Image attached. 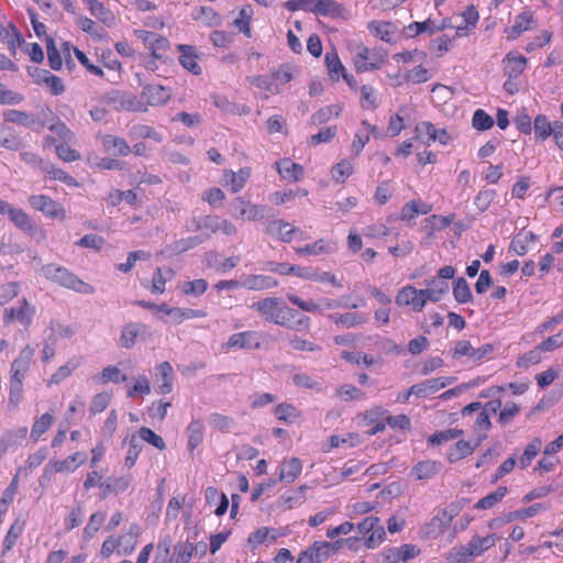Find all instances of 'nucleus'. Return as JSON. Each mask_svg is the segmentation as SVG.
Wrapping results in <instances>:
<instances>
[{
  "mask_svg": "<svg viewBox=\"0 0 563 563\" xmlns=\"http://www.w3.org/2000/svg\"><path fill=\"white\" fill-rule=\"evenodd\" d=\"M41 274L46 279L79 294L91 295L95 292V288L91 285L82 282L78 276L64 266L54 263L46 264L42 266Z\"/></svg>",
  "mask_w": 563,
  "mask_h": 563,
  "instance_id": "1",
  "label": "nucleus"
},
{
  "mask_svg": "<svg viewBox=\"0 0 563 563\" xmlns=\"http://www.w3.org/2000/svg\"><path fill=\"white\" fill-rule=\"evenodd\" d=\"M279 298L267 297L253 302L251 308L260 312L266 321L277 325H284L287 324L285 316H297L298 311L288 307H279Z\"/></svg>",
  "mask_w": 563,
  "mask_h": 563,
  "instance_id": "2",
  "label": "nucleus"
},
{
  "mask_svg": "<svg viewBox=\"0 0 563 563\" xmlns=\"http://www.w3.org/2000/svg\"><path fill=\"white\" fill-rule=\"evenodd\" d=\"M35 314V307L32 306L26 298L18 301L14 307L3 310V324L9 325L14 321L20 322L24 328H29Z\"/></svg>",
  "mask_w": 563,
  "mask_h": 563,
  "instance_id": "3",
  "label": "nucleus"
},
{
  "mask_svg": "<svg viewBox=\"0 0 563 563\" xmlns=\"http://www.w3.org/2000/svg\"><path fill=\"white\" fill-rule=\"evenodd\" d=\"M29 202L33 209L43 212L48 218L59 220L66 219L65 208L48 196L32 195L29 198Z\"/></svg>",
  "mask_w": 563,
  "mask_h": 563,
  "instance_id": "4",
  "label": "nucleus"
},
{
  "mask_svg": "<svg viewBox=\"0 0 563 563\" xmlns=\"http://www.w3.org/2000/svg\"><path fill=\"white\" fill-rule=\"evenodd\" d=\"M150 334V327L141 322H129L122 327L120 345L124 349H132L137 338Z\"/></svg>",
  "mask_w": 563,
  "mask_h": 563,
  "instance_id": "5",
  "label": "nucleus"
},
{
  "mask_svg": "<svg viewBox=\"0 0 563 563\" xmlns=\"http://www.w3.org/2000/svg\"><path fill=\"white\" fill-rule=\"evenodd\" d=\"M233 214L247 221H255L264 218V206L253 205L239 197L232 203Z\"/></svg>",
  "mask_w": 563,
  "mask_h": 563,
  "instance_id": "6",
  "label": "nucleus"
},
{
  "mask_svg": "<svg viewBox=\"0 0 563 563\" xmlns=\"http://www.w3.org/2000/svg\"><path fill=\"white\" fill-rule=\"evenodd\" d=\"M139 37H141L154 58L161 59L163 58V53H165L169 48V41L155 33L148 31H139Z\"/></svg>",
  "mask_w": 563,
  "mask_h": 563,
  "instance_id": "7",
  "label": "nucleus"
},
{
  "mask_svg": "<svg viewBox=\"0 0 563 563\" xmlns=\"http://www.w3.org/2000/svg\"><path fill=\"white\" fill-rule=\"evenodd\" d=\"M170 89L162 85H145L141 97L146 100L151 107L165 104L170 99Z\"/></svg>",
  "mask_w": 563,
  "mask_h": 563,
  "instance_id": "8",
  "label": "nucleus"
},
{
  "mask_svg": "<svg viewBox=\"0 0 563 563\" xmlns=\"http://www.w3.org/2000/svg\"><path fill=\"white\" fill-rule=\"evenodd\" d=\"M266 269L272 273H277L280 275L292 274L303 279L317 277V272L309 267H301L298 265H290L287 263L268 262Z\"/></svg>",
  "mask_w": 563,
  "mask_h": 563,
  "instance_id": "9",
  "label": "nucleus"
},
{
  "mask_svg": "<svg viewBox=\"0 0 563 563\" xmlns=\"http://www.w3.org/2000/svg\"><path fill=\"white\" fill-rule=\"evenodd\" d=\"M261 346L258 333L255 331H244L232 334L225 343L227 349H247L255 350Z\"/></svg>",
  "mask_w": 563,
  "mask_h": 563,
  "instance_id": "10",
  "label": "nucleus"
},
{
  "mask_svg": "<svg viewBox=\"0 0 563 563\" xmlns=\"http://www.w3.org/2000/svg\"><path fill=\"white\" fill-rule=\"evenodd\" d=\"M443 465L439 461L424 460L419 461L410 471V475L416 481H427L441 473Z\"/></svg>",
  "mask_w": 563,
  "mask_h": 563,
  "instance_id": "11",
  "label": "nucleus"
},
{
  "mask_svg": "<svg viewBox=\"0 0 563 563\" xmlns=\"http://www.w3.org/2000/svg\"><path fill=\"white\" fill-rule=\"evenodd\" d=\"M450 382H448L446 378L442 377L427 379L422 383L412 385L408 390V395L424 398L444 388Z\"/></svg>",
  "mask_w": 563,
  "mask_h": 563,
  "instance_id": "12",
  "label": "nucleus"
},
{
  "mask_svg": "<svg viewBox=\"0 0 563 563\" xmlns=\"http://www.w3.org/2000/svg\"><path fill=\"white\" fill-rule=\"evenodd\" d=\"M208 239H210L209 233L176 240L173 243L168 244L165 247L164 252L168 255L180 254L183 252L196 247L197 245L201 244L203 241Z\"/></svg>",
  "mask_w": 563,
  "mask_h": 563,
  "instance_id": "13",
  "label": "nucleus"
},
{
  "mask_svg": "<svg viewBox=\"0 0 563 563\" xmlns=\"http://www.w3.org/2000/svg\"><path fill=\"white\" fill-rule=\"evenodd\" d=\"M323 541H316L307 550L300 552L297 563H322L329 559Z\"/></svg>",
  "mask_w": 563,
  "mask_h": 563,
  "instance_id": "14",
  "label": "nucleus"
},
{
  "mask_svg": "<svg viewBox=\"0 0 563 563\" xmlns=\"http://www.w3.org/2000/svg\"><path fill=\"white\" fill-rule=\"evenodd\" d=\"M180 52L179 63L180 65L189 70L194 75L201 74V67L197 63L198 55L196 53V48L192 45L179 44L177 46Z\"/></svg>",
  "mask_w": 563,
  "mask_h": 563,
  "instance_id": "15",
  "label": "nucleus"
},
{
  "mask_svg": "<svg viewBox=\"0 0 563 563\" xmlns=\"http://www.w3.org/2000/svg\"><path fill=\"white\" fill-rule=\"evenodd\" d=\"M266 232L273 236H277L285 243H289L292 240V234L300 231L288 222L283 220H273L267 223Z\"/></svg>",
  "mask_w": 563,
  "mask_h": 563,
  "instance_id": "16",
  "label": "nucleus"
},
{
  "mask_svg": "<svg viewBox=\"0 0 563 563\" xmlns=\"http://www.w3.org/2000/svg\"><path fill=\"white\" fill-rule=\"evenodd\" d=\"M101 143L104 152L111 155L126 156L131 152V147L128 142L120 136L106 134L102 137Z\"/></svg>",
  "mask_w": 563,
  "mask_h": 563,
  "instance_id": "17",
  "label": "nucleus"
},
{
  "mask_svg": "<svg viewBox=\"0 0 563 563\" xmlns=\"http://www.w3.org/2000/svg\"><path fill=\"white\" fill-rule=\"evenodd\" d=\"M543 509H544V507L541 504H533V505L529 506L528 508L510 511L507 515H505L503 518L494 519L489 523V527L495 528L504 522H511V521H514L516 519H520V518H530Z\"/></svg>",
  "mask_w": 563,
  "mask_h": 563,
  "instance_id": "18",
  "label": "nucleus"
},
{
  "mask_svg": "<svg viewBox=\"0 0 563 563\" xmlns=\"http://www.w3.org/2000/svg\"><path fill=\"white\" fill-rule=\"evenodd\" d=\"M275 165L279 175L286 180L298 181L303 175V167L289 158L280 159Z\"/></svg>",
  "mask_w": 563,
  "mask_h": 563,
  "instance_id": "19",
  "label": "nucleus"
},
{
  "mask_svg": "<svg viewBox=\"0 0 563 563\" xmlns=\"http://www.w3.org/2000/svg\"><path fill=\"white\" fill-rule=\"evenodd\" d=\"M110 100L119 103L128 111H146L147 108L134 95L128 92L112 91Z\"/></svg>",
  "mask_w": 563,
  "mask_h": 563,
  "instance_id": "20",
  "label": "nucleus"
},
{
  "mask_svg": "<svg viewBox=\"0 0 563 563\" xmlns=\"http://www.w3.org/2000/svg\"><path fill=\"white\" fill-rule=\"evenodd\" d=\"M3 118L8 122L15 123L25 128H34L36 124L43 126L41 121L34 114L20 110H5L3 112Z\"/></svg>",
  "mask_w": 563,
  "mask_h": 563,
  "instance_id": "21",
  "label": "nucleus"
},
{
  "mask_svg": "<svg viewBox=\"0 0 563 563\" xmlns=\"http://www.w3.org/2000/svg\"><path fill=\"white\" fill-rule=\"evenodd\" d=\"M302 471V463L298 457H291L280 464L279 482L290 484L296 481Z\"/></svg>",
  "mask_w": 563,
  "mask_h": 563,
  "instance_id": "22",
  "label": "nucleus"
},
{
  "mask_svg": "<svg viewBox=\"0 0 563 563\" xmlns=\"http://www.w3.org/2000/svg\"><path fill=\"white\" fill-rule=\"evenodd\" d=\"M453 516L446 511L441 510L426 527L423 528L427 536L435 537L442 533L451 523Z\"/></svg>",
  "mask_w": 563,
  "mask_h": 563,
  "instance_id": "23",
  "label": "nucleus"
},
{
  "mask_svg": "<svg viewBox=\"0 0 563 563\" xmlns=\"http://www.w3.org/2000/svg\"><path fill=\"white\" fill-rule=\"evenodd\" d=\"M526 64V57L509 53L504 59V73L509 79L517 78L525 70Z\"/></svg>",
  "mask_w": 563,
  "mask_h": 563,
  "instance_id": "24",
  "label": "nucleus"
},
{
  "mask_svg": "<svg viewBox=\"0 0 563 563\" xmlns=\"http://www.w3.org/2000/svg\"><path fill=\"white\" fill-rule=\"evenodd\" d=\"M89 9L90 13L100 20L107 26H111L114 23L113 13L104 7V4L98 0H81Z\"/></svg>",
  "mask_w": 563,
  "mask_h": 563,
  "instance_id": "25",
  "label": "nucleus"
},
{
  "mask_svg": "<svg viewBox=\"0 0 563 563\" xmlns=\"http://www.w3.org/2000/svg\"><path fill=\"white\" fill-rule=\"evenodd\" d=\"M343 7L334 0H314L310 12L323 16H338L343 12Z\"/></svg>",
  "mask_w": 563,
  "mask_h": 563,
  "instance_id": "26",
  "label": "nucleus"
},
{
  "mask_svg": "<svg viewBox=\"0 0 563 563\" xmlns=\"http://www.w3.org/2000/svg\"><path fill=\"white\" fill-rule=\"evenodd\" d=\"M278 282L271 277L264 275H249L243 282L242 286L250 290H263L276 287Z\"/></svg>",
  "mask_w": 563,
  "mask_h": 563,
  "instance_id": "27",
  "label": "nucleus"
},
{
  "mask_svg": "<svg viewBox=\"0 0 563 563\" xmlns=\"http://www.w3.org/2000/svg\"><path fill=\"white\" fill-rule=\"evenodd\" d=\"M538 236L531 231H521L518 233L510 243V251H514L517 255L523 256L528 252V244L534 243Z\"/></svg>",
  "mask_w": 563,
  "mask_h": 563,
  "instance_id": "28",
  "label": "nucleus"
},
{
  "mask_svg": "<svg viewBox=\"0 0 563 563\" xmlns=\"http://www.w3.org/2000/svg\"><path fill=\"white\" fill-rule=\"evenodd\" d=\"M162 383L157 386V393L165 395L169 394L173 389V367L169 362H162L156 367Z\"/></svg>",
  "mask_w": 563,
  "mask_h": 563,
  "instance_id": "29",
  "label": "nucleus"
},
{
  "mask_svg": "<svg viewBox=\"0 0 563 563\" xmlns=\"http://www.w3.org/2000/svg\"><path fill=\"white\" fill-rule=\"evenodd\" d=\"M329 319L332 320L335 324L347 329L366 322V317L356 312H345L341 314L332 313L329 314Z\"/></svg>",
  "mask_w": 563,
  "mask_h": 563,
  "instance_id": "30",
  "label": "nucleus"
},
{
  "mask_svg": "<svg viewBox=\"0 0 563 563\" xmlns=\"http://www.w3.org/2000/svg\"><path fill=\"white\" fill-rule=\"evenodd\" d=\"M80 364V357L70 358L65 365L58 367V369L51 376L48 386L60 384L64 379L70 376L73 371H75Z\"/></svg>",
  "mask_w": 563,
  "mask_h": 563,
  "instance_id": "31",
  "label": "nucleus"
},
{
  "mask_svg": "<svg viewBox=\"0 0 563 563\" xmlns=\"http://www.w3.org/2000/svg\"><path fill=\"white\" fill-rule=\"evenodd\" d=\"M205 427L200 420H192L187 427L188 449L194 451L203 441Z\"/></svg>",
  "mask_w": 563,
  "mask_h": 563,
  "instance_id": "32",
  "label": "nucleus"
},
{
  "mask_svg": "<svg viewBox=\"0 0 563 563\" xmlns=\"http://www.w3.org/2000/svg\"><path fill=\"white\" fill-rule=\"evenodd\" d=\"M479 442H476L474 445H472L470 442L461 440L457 441L449 451L448 453V460L453 463L461 459H464L468 455H471L475 448L478 446Z\"/></svg>",
  "mask_w": 563,
  "mask_h": 563,
  "instance_id": "33",
  "label": "nucleus"
},
{
  "mask_svg": "<svg viewBox=\"0 0 563 563\" xmlns=\"http://www.w3.org/2000/svg\"><path fill=\"white\" fill-rule=\"evenodd\" d=\"M453 297L459 303L473 301V294L464 277H459L453 285Z\"/></svg>",
  "mask_w": 563,
  "mask_h": 563,
  "instance_id": "34",
  "label": "nucleus"
},
{
  "mask_svg": "<svg viewBox=\"0 0 563 563\" xmlns=\"http://www.w3.org/2000/svg\"><path fill=\"white\" fill-rule=\"evenodd\" d=\"M507 494L506 486H499L495 492L488 494L487 496L481 498L474 506L475 509L486 510L493 508L497 503L501 501V499Z\"/></svg>",
  "mask_w": 563,
  "mask_h": 563,
  "instance_id": "35",
  "label": "nucleus"
},
{
  "mask_svg": "<svg viewBox=\"0 0 563 563\" xmlns=\"http://www.w3.org/2000/svg\"><path fill=\"white\" fill-rule=\"evenodd\" d=\"M309 489L307 485H301L297 487L296 489L287 490L282 496V501L287 506L288 509L294 508L297 505H300L303 503L306 498V493Z\"/></svg>",
  "mask_w": 563,
  "mask_h": 563,
  "instance_id": "36",
  "label": "nucleus"
},
{
  "mask_svg": "<svg viewBox=\"0 0 563 563\" xmlns=\"http://www.w3.org/2000/svg\"><path fill=\"white\" fill-rule=\"evenodd\" d=\"M10 27L12 32L0 23V38L8 44L9 49L14 55L16 44L21 45L23 38L14 24H10Z\"/></svg>",
  "mask_w": 563,
  "mask_h": 563,
  "instance_id": "37",
  "label": "nucleus"
},
{
  "mask_svg": "<svg viewBox=\"0 0 563 563\" xmlns=\"http://www.w3.org/2000/svg\"><path fill=\"white\" fill-rule=\"evenodd\" d=\"M498 537L496 534H489L486 537L475 536L470 540L471 548L473 549V554L475 556L481 555L484 551L490 549L495 545Z\"/></svg>",
  "mask_w": 563,
  "mask_h": 563,
  "instance_id": "38",
  "label": "nucleus"
},
{
  "mask_svg": "<svg viewBox=\"0 0 563 563\" xmlns=\"http://www.w3.org/2000/svg\"><path fill=\"white\" fill-rule=\"evenodd\" d=\"M295 251L298 255H319L331 252L332 246L323 239H320L312 244H307L302 247H295Z\"/></svg>",
  "mask_w": 563,
  "mask_h": 563,
  "instance_id": "39",
  "label": "nucleus"
},
{
  "mask_svg": "<svg viewBox=\"0 0 563 563\" xmlns=\"http://www.w3.org/2000/svg\"><path fill=\"white\" fill-rule=\"evenodd\" d=\"M35 350L34 347L26 345L23 347L18 357L11 363V367L27 373L32 363Z\"/></svg>",
  "mask_w": 563,
  "mask_h": 563,
  "instance_id": "40",
  "label": "nucleus"
},
{
  "mask_svg": "<svg viewBox=\"0 0 563 563\" xmlns=\"http://www.w3.org/2000/svg\"><path fill=\"white\" fill-rule=\"evenodd\" d=\"M254 14L251 4L244 5L239 13V18L233 21V24L247 37H251L250 21Z\"/></svg>",
  "mask_w": 563,
  "mask_h": 563,
  "instance_id": "41",
  "label": "nucleus"
},
{
  "mask_svg": "<svg viewBox=\"0 0 563 563\" xmlns=\"http://www.w3.org/2000/svg\"><path fill=\"white\" fill-rule=\"evenodd\" d=\"M54 417L49 412L43 413L38 419H36L33 423L31 438L34 441H37L38 438L45 433L51 426L53 424Z\"/></svg>",
  "mask_w": 563,
  "mask_h": 563,
  "instance_id": "42",
  "label": "nucleus"
},
{
  "mask_svg": "<svg viewBox=\"0 0 563 563\" xmlns=\"http://www.w3.org/2000/svg\"><path fill=\"white\" fill-rule=\"evenodd\" d=\"M368 30L378 36L382 41L386 43H391L393 41V33L394 31L390 30L391 23L389 22H378V21H371L367 25Z\"/></svg>",
  "mask_w": 563,
  "mask_h": 563,
  "instance_id": "43",
  "label": "nucleus"
},
{
  "mask_svg": "<svg viewBox=\"0 0 563 563\" xmlns=\"http://www.w3.org/2000/svg\"><path fill=\"white\" fill-rule=\"evenodd\" d=\"M533 129L537 139L545 140L553 133L554 124L552 125L545 115L539 114L534 119Z\"/></svg>",
  "mask_w": 563,
  "mask_h": 563,
  "instance_id": "44",
  "label": "nucleus"
},
{
  "mask_svg": "<svg viewBox=\"0 0 563 563\" xmlns=\"http://www.w3.org/2000/svg\"><path fill=\"white\" fill-rule=\"evenodd\" d=\"M42 170L45 172L52 179L59 180L68 186L77 185L76 179L67 174L62 168H58L49 163L42 166Z\"/></svg>",
  "mask_w": 563,
  "mask_h": 563,
  "instance_id": "45",
  "label": "nucleus"
},
{
  "mask_svg": "<svg viewBox=\"0 0 563 563\" xmlns=\"http://www.w3.org/2000/svg\"><path fill=\"white\" fill-rule=\"evenodd\" d=\"M369 54V49L367 47H362L360 52L354 57V66L357 73H364L369 69H378L379 62H371L367 63V55Z\"/></svg>",
  "mask_w": 563,
  "mask_h": 563,
  "instance_id": "46",
  "label": "nucleus"
},
{
  "mask_svg": "<svg viewBox=\"0 0 563 563\" xmlns=\"http://www.w3.org/2000/svg\"><path fill=\"white\" fill-rule=\"evenodd\" d=\"M104 519H106L104 512H101V511L93 512L90 516L89 521L84 529V533H82L84 539L90 540L96 534V532H98L100 527L103 525Z\"/></svg>",
  "mask_w": 563,
  "mask_h": 563,
  "instance_id": "47",
  "label": "nucleus"
},
{
  "mask_svg": "<svg viewBox=\"0 0 563 563\" xmlns=\"http://www.w3.org/2000/svg\"><path fill=\"white\" fill-rule=\"evenodd\" d=\"M24 529V521L16 519L10 527L7 536L3 540V548L5 551H10L16 543L19 537L22 534Z\"/></svg>",
  "mask_w": 563,
  "mask_h": 563,
  "instance_id": "48",
  "label": "nucleus"
},
{
  "mask_svg": "<svg viewBox=\"0 0 563 563\" xmlns=\"http://www.w3.org/2000/svg\"><path fill=\"white\" fill-rule=\"evenodd\" d=\"M463 434V430L461 429H448L443 431L435 432L431 434L428 439L429 444L431 445H440L444 442L457 439Z\"/></svg>",
  "mask_w": 563,
  "mask_h": 563,
  "instance_id": "49",
  "label": "nucleus"
},
{
  "mask_svg": "<svg viewBox=\"0 0 563 563\" xmlns=\"http://www.w3.org/2000/svg\"><path fill=\"white\" fill-rule=\"evenodd\" d=\"M195 20H200L208 25H219L221 19L219 14L210 7H199L194 13Z\"/></svg>",
  "mask_w": 563,
  "mask_h": 563,
  "instance_id": "50",
  "label": "nucleus"
},
{
  "mask_svg": "<svg viewBox=\"0 0 563 563\" xmlns=\"http://www.w3.org/2000/svg\"><path fill=\"white\" fill-rule=\"evenodd\" d=\"M533 18L530 12H522L515 19L514 25L509 30V36L518 37L523 31L529 29Z\"/></svg>",
  "mask_w": 563,
  "mask_h": 563,
  "instance_id": "51",
  "label": "nucleus"
},
{
  "mask_svg": "<svg viewBox=\"0 0 563 563\" xmlns=\"http://www.w3.org/2000/svg\"><path fill=\"white\" fill-rule=\"evenodd\" d=\"M325 65L329 70V75L332 79H339V73H344L345 68L341 63L336 52H327L325 54Z\"/></svg>",
  "mask_w": 563,
  "mask_h": 563,
  "instance_id": "52",
  "label": "nucleus"
},
{
  "mask_svg": "<svg viewBox=\"0 0 563 563\" xmlns=\"http://www.w3.org/2000/svg\"><path fill=\"white\" fill-rule=\"evenodd\" d=\"M541 445H542L541 439L536 438L526 446V449L519 460V464H520L521 468H526L531 463V461L539 453Z\"/></svg>",
  "mask_w": 563,
  "mask_h": 563,
  "instance_id": "53",
  "label": "nucleus"
},
{
  "mask_svg": "<svg viewBox=\"0 0 563 563\" xmlns=\"http://www.w3.org/2000/svg\"><path fill=\"white\" fill-rule=\"evenodd\" d=\"M131 135L135 139H151L156 142H162V135L156 132L152 126L146 124H137L131 128Z\"/></svg>",
  "mask_w": 563,
  "mask_h": 563,
  "instance_id": "54",
  "label": "nucleus"
},
{
  "mask_svg": "<svg viewBox=\"0 0 563 563\" xmlns=\"http://www.w3.org/2000/svg\"><path fill=\"white\" fill-rule=\"evenodd\" d=\"M472 125L478 131H486L493 128L494 120L483 109H477L473 114Z\"/></svg>",
  "mask_w": 563,
  "mask_h": 563,
  "instance_id": "55",
  "label": "nucleus"
},
{
  "mask_svg": "<svg viewBox=\"0 0 563 563\" xmlns=\"http://www.w3.org/2000/svg\"><path fill=\"white\" fill-rule=\"evenodd\" d=\"M9 219L22 231L26 232L33 230L31 218L20 208H15Z\"/></svg>",
  "mask_w": 563,
  "mask_h": 563,
  "instance_id": "56",
  "label": "nucleus"
},
{
  "mask_svg": "<svg viewBox=\"0 0 563 563\" xmlns=\"http://www.w3.org/2000/svg\"><path fill=\"white\" fill-rule=\"evenodd\" d=\"M46 51L51 68L54 70H59L62 68L63 60L52 37H47L46 40Z\"/></svg>",
  "mask_w": 563,
  "mask_h": 563,
  "instance_id": "57",
  "label": "nucleus"
},
{
  "mask_svg": "<svg viewBox=\"0 0 563 563\" xmlns=\"http://www.w3.org/2000/svg\"><path fill=\"white\" fill-rule=\"evenodd\" d=\"M353 166L347 159H342L332 168V177L339 183L343 184L346 178L352 174Z\"/></svg>",
  "mask_w": 563,
  "mask_h": 563,
  "instance_id": "58",
  "label": "nucleus"
},
{
  "mask_svg": "<svg viewBox=\"0 0 563 563\" xmlns=\"http://www.w3.org/2000/svg\"><path fill=\"white\" fill-rule=\"evenodd\" d=\"M209 424L220 431H230L234 426V420L228 416L221 413H211L208 418Z\"/></svg>",
  "mask_w": 563,
  "mask_h": 563,
  "instance_id": "59",
  "label": "nucleus"
},
{
  "mask_svg": "<svg viewBox=\"0 0 563 563\" xmlns=\"http://www.w3.org/2000/svg\"><path fill=\"white\" fill-rule=\"evenodd\" d=\"M27 435V428L22 427L18 431L7 432L2 438L0 444L7 450L9 446H14L24 440Z\"/></svg>",
  "mask_w": 563,
  "mask_h": 563,
  "instance_id": "60",
  "label": "nucleus"
},
{
  "mask_svg": "<svg viewBox=\"0 0 563 563\" xmlns=\"http://www.w3.org/2000/svg\"><path fill=\"white\" fill-rule=\"evenodd\" d=\"M139 435L142 441L151 443L153 446H155L158 450H165L166 444L162 437L156 434L152 429L142 427L139 430Z\"/></svg>",
  "mask_w": 563,
  "mask_h": 563,
  "instance_id": "61",
  "label": "nucleus"
},
{
  "mask_svg": "<svg viewBox=\"0 0 563 563\" xmlns=\"http://www.w3.org/2000/svg\"><path fill=\"white\" fill-rule=\"evenodd\" d=\"M386 532L380 519L378 518L377 525H374L372 533L366 538L364 544L367 549H374L385 539Z\"/></svg>",
  "mask_w": 563,
  "mask_h": 563,
  "instance_id": "62",
  "label": "nucleus"
},
{
  "mask_svg": "<svg viewBox=\"0 0 563 563\" xmlns=\"http://www.w3.org/2000/svg\"><path fill=\"white\" fill-rule=\"evenodd\" d=\"M141 451L142 444L140 443L135 435H132L129 442V449L124 461V464L128 468L134 466Z\"/></svg>",
  "mask_w": 563,
  "mask_h": 563,
  "instance_id": "63",
  "label": "nucleus"
},
{
  "mask_svg": "<svg viewBox=\"0 0 563 563\" xmlns=\"http://www.w3.org/2000/svg\"><path fill=\"white\" fill-rule=\"evenodd\" d=\"M495 197H496L495 190L484 189L477 194V196L475 197L474 203L481 212H484L489 208V206L493 202V200L495 199Z\"/></svg>",
  "mask_w": 563,
  "mask_h": 563,
  "instance_id": "64",
  "label": "nucleus"
}]
</instances>
